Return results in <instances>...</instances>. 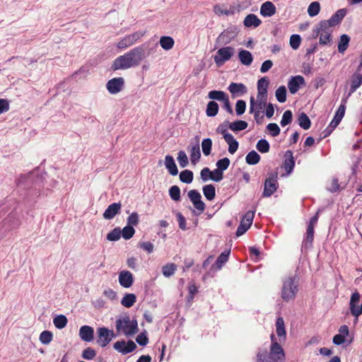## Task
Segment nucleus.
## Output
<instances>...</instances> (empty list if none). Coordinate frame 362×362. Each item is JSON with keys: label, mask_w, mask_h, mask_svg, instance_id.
Segmentation results:
<instances>
[{"label": "nucleus", "mask_w": 362, "mask_h": 362, "mask_svg": "<svg viewBox=\"0 0 362 362\" xmlns=\"http://www.w3.org/2000/svg\"><path fill=\"white\" fill-rule=\"evenodd\" d=\"M347 13L346 8H341L337 10L329 20H324L327 25H330L332 27L337 25L341 23L343 18Z\"/></svg>", "instance_id": "obj_22"}, {"label": "nucleus", "mask_w": 362, "mask_h": 362, "mask_svg": "<svg viewBox=\"0 0 362 362\" xmlns=\"http://www.w3.org/2000/svg\"><path fill=\"white\" fill-rule=\"evenodd\" d=\"M257 149L262 153L269 152L270 148L269 143L264 139H261L257 141L256 145Z\"/></svg>", "instance_id": "obj_48"}, {"label": "nucleus", "mask_w": 362, "mask_h": 362, "mask_svg": "<svg viewBox=\"0 0 362 362\" xmlns=\"http://www.w3.org/2000/svg\"><path fill=\"white\" fill-rule=\"evenodd\" d=\"M80 338L86 342H90L94 339V329L88 325H83L79 329Z\"/></svg>", "instance_id": "obj_24"}, {"label": "nucleus", "mask_w": 362, "mask_h": 362, "mask_svg": "<svg viewBox=\"0 0 362 362\" xmlns=\"http://www.w3.org/2000/svg\"><path fill=\"white\" fill-rule=\"evenodd\" d=\"M301 42V37L300 35L293 34L291 36L289 44L293 49H297L299 48Z\"/></svg>", "instance_id": "obj_54"}, {"label": "nucleus", "mask_w": 362, "mask_h": 362, "mask_svg": "<svg viewBox=\"0 0 362 362\" xmlns=\"http://www.w3.org/2000/svg\"><path fill=\"white\" fill-rule=\"evenodd\" d=\"M284 360V351L278 342L271 344L269 353L264 349H259L257 354V362H283Z\"/></svg>", "instance_id": "obj_1"}, {"label": "nucleus", "mask_w": 362, "mask_h": 362, "mask_svg": "<svg viewBox=\"0 0 362 362\" xmlns=\"http://www.w3.org/2000/svg\"><path fill=\"white\" fill-rule=\"evenodd\" d=\"M175 270L176 266L174 264H166L162 268L163 274L166 277L172 276L175 273Z\"/></svg>", "instance_id": "obj_59"}, {"label": "nucleus", "mask_w": 362, "mask_h": 362, "mask_svg": "<svg viewBox=\"0 0 362 362\" xmlns=\"http://www.w3.org/2000/svg\"><path fill=\"white\" fill-rule=\"evenodd\" d=\"M127 53L133 66H138L145 58V49L144 46L134 47Z\"/></svg>", "instance_id": "obj_13"}, {"label": "nucleus", "mask_w": 362, "mask_h": 362, "mask_svg": "<svg viewBox=\"0 0 362 362\" xmlns=\"http://www.w3.org/2000/svg\"><path fill=\"white\" fill-rule=\"evenodd\" d=\"M145 33L137 31L132 34L125 36L122 40L118 42L117 47L119 49H125L133 44L144 35Z\"/></svg>", "instance_id": "obj_14"}, {"label": "nucleus", "mask_w": 362, "mask_h": 362, "mask_svg": "<svg viewBox=\"0 0 362 362\" xmlns=\"http://www.w3.org/2000/svg\"><path fill=\"white\" fill-rule=\"evenodd\" d=\"M262 23V21L253 13L246 16L243 21V24L247 28L254 27L257 28Z\"/></svg>", "instance_id": "obj_29"}, {"label": "nucleus", "mask_w": 362, "mask_h": 362, "mask_svg": "<svg viewBox=\"0 0 362 362\" xmlns=\"http://www.w3.org/2000/svg\"><path fill=\"white\" fill-rule=\"evenodd\" d=\"M121 236V229L115 228L107 235L106 238L109 241H117L120 239Z\"/></svg>", "instance_id": "obj_52"}, {"label": "nucleus", "mask_w": 362, "mask_h": 362, "mask_svg": "<svg viewBox=\"0 0 362 362\" xmlns=\"http://www.w3.org/2000/svg\"><path fill=\"white\" fill-rule=\"evenodd\" d=\"M118 280L121 286L128 288L131 287L134 283V276L129 271L122 270L119 274Z\"/></svg>", "instance_id": "obj_20"}, {"label": "nucleus", "mask_w": 362, "mask_h": 362, "mask_svg": "<svg viewBox=\"0 0 362 362\" xmlns=\"http://www.w3.org/2000/svg\"><path fill=\"white\" fill-rule=\"evenodd\" d=\"M298 124L303 129H308L311 126V121L305 112H301L298 117Z\"/></svg>", "instance_id": "obj_41"}, {"label": "nucleus", "mask_w": 362, "mask_h": 362, "mask_svg": "<svg viewBox=\"0 0 362 362\" xmlns=\"http://www.w3.org/2000/svg\"><path fill=\"white\" fill-rule=\"evenodd\" d=\"M212 147V140L209 138H206L202 141V152L204 156H208L210 155Z\"/></svg>", "instance_id": "obj_47"}, {"label": "nucleus", "mask_w": 362, "mask_h": 362, "mask_svg": "<svg viewBox=\"0 0 362 362\" xmlns=\"http://www.w3.org/2000/svg\"><path fill=\"white\" fill-rule=\"evenodd\" d=\"M246 103L245 100H238L235 104V112L237 115L240 116L245 112Z\"/></svg>", "instance_id": "obj_62"}, {"label": "nucleus", "mask_w": 362, "mask_h": 362, "mask_svg": "<svg viewBox=\"0 0 362 362\" xmlns=\"http://www.w3.org/2000/svg\"><path fill=\"white\" fill-rule=\"evenodd\" d=\"M169 195L170 198L175 201L178 202L180 200V189L178 186L173 185L169 189Z\"/></svg>", "instance_id": "obj_53"}, {"label": "nucleus", "mask_w": 362, "mask_h": 362, "mask_svg": "<svg viewBox=\"0 0 362 362\" xmlns=\"http://www.w3.org/2000/svg\"><path fill=\"white\" fill-rule=\"evenodd\" d=\"M247 122L243 120H236L228 124V128L233 132L244 130L247 127Z\"/></svg>", "instance_id": "obj_35"}, {"label": "nucleus", "mask_w": 362, "mask_h": 362, "mask_svg": "<svg viewBox=\"0 0 362 362\" xmlns=\"http://www.w3.org/2000/svg\"><path fill=\"white\" fill-rule=\"evenodd\" d=\"M305 84V79L302 76H292L288 82V88L291 94L296 93L300 86Z\"/></svg>", "instance_id": "obj_21"}, {"label": "nucleus", "mask_w": 362, "mask_h": 362, "mask_svg": "<svg viewBox=\"0 0 362 362\" xmlns=\"http://www.w3.org/2000/svg\"><path fill=\"white\" fill-rule=\"evenodd\" d=\"M235 49L232 47L220 48L214 56V62L217 66L220 67L228 61L233 55Z\"/></svg>", "instance_id": "obj_7"}, {"label": "nucleus", "mask_w": 362, "mask_h": 362, "mask_svg": "<svg viewBox=\"0 0 362 362\" xmlns=\"http://www.w3.org/2000/svg\"><path fill=\"white\" fill-rule=\"evenodd\" d=\"M245 160L248 165H254L259 162L260 156L255 151H252L247 154Z\"/></svg>", "instance_id": "obj_40"}, {"label": "nucleus", "mask_w": 362, "mask_h": 362, "mask_svg": "<svg viewBox=\"0 0 362 362\" xmlns=\"http://www.w3.org/2000/svg\"><path fill=\"white\" fill-rule=\"evenodd\" d=\"M267 129L272 136H276L280 134V128L276 123H269L267 126Z\"/></svg>", "instance_id": "obj_63"}, {"label": "nucleus", "mask_w": 362, "mask_h": 362, "mask_svg": "<svg viewBox=\"0 0 362 362\" xmlns=\"http://www.w3.org/2000/svg\"><path fill=\"white\" fill-rule=\"evenodd\" d=\"M269 80L266 76L261 78L257 81V99L261 100H267V88L269 86Z\"/></svg>", "instance_id": "obj_18"}, {"label": "nucleus", "mask_w": 362, "mask_h": 362, "mask_svg": "<svg viewBox=\"0 0 362 362\" xmlns=\"http://www.w3.org/2000/svg\"><path fill=\"white\" fill-rule=\"evenodd\" d=\"M67 318L64 315H59L53 320V323L57 329H63L67 325Z\"/></svg>", "instance_id": "obj_45"}, {"label": "nucleus", "mask_w": 362, "mask_h": 362, "mask_svg": "<svg viewBox=\"0 0 362 362\" xmlns=\"http://www.w3.org/2000/svg\"><path fill=\"white\" fill-rule=\"evenodd\" d=\"M209 98L218 101H223L228 95L222 90H211L208 94Z\"/></svg>", "instance_id": "obj_39"}, {"label": "nucleus", "mask_w": 362, "mask_h": 362, "mask_svg": "<svg viewBox=\"0 0 362 362\" xmlns=\"http://www.w3.org/2000/svg\"><path fill=\"white\" fill-rule=\"evenodd\" d=\"M136 301V296L134 293H125L121 300V304L125 308H131Z\"/></svg>", "instance_id": "obj_32"}, {"label": "nucleus", "mask_w": 362, "mask_h": 362, "mask_svg": "<svg viewBox=\"0 0 362 362\" xmlns=\"http://www.w3.org/2000/svg\"><path fill=\"white\" fill-rule=\"evenodd\" d=\"M278 187L277 173H270L269 177L264 181L262 197H269L272 196L276 191Z\"/></svg>", "instance_id": "obj_6"}, {"label": "nucleus", "mask_w": 362, "mask_h": 362, "mask_svg": "<svg viewBox=\"0 0 362 362\" xmlns=\"http://www.w3.org/2000/svg\"><path fill=\"white\" fill-rule=\"evenodd\" d=\"M177 159L181 168H185L189 163L187 156L184 151L178 152Z\"/></svg>", "instance_id": "obj_55"}, {"label": "nucleus", "mask_w": 362, "mask_h": 362, "mask_svg": "<svg viewBox=\"0 0 362 362\" xmlns=\"http://www.w3.org/2000/svg\"><path fill=\"white\" fill-rule=\"evenodd\" d=\"M203 193L207 200L211 201L216 197V188L211 184L206 185L203 187Z\"/></svg>", "instance_id": "obj_37"}, {"label": "nucleus", "mask_w": 362, "mask_h": 362, "mask_svg": "<svg viewBox=\"0 0 362 362\" xmlns=\"http://www.w3.org/2000/svg\"><path fill=\"white\" fill-rule=\"evenodd\" d=\"M190 160L193 165H196L201 158L200 147L198 142L190 148Z\"/></svg>", "instance_id": "obj_30"}, {"label": "nucleus", "mask_w": 362, "mask_h": 362, "mask_svg": "<svg viewBox=\"0 0 362 362\" xmlns=\"http://www.w3.org/2000/svg\"><path fill=\"white\" fill-rule=\"evenodd\" d=\"M124 86V79L122 77L113 78L106 83V88L110 94L119 93Z\"/></svg>", "instance_id": "obj_15"}, {"label": "nucleus", "mask_w": 362, "mask_h": 362, "mask_svg": "<svg viewBox=\"0 0 362 362\" xmlns=\"http://www.w3.org/2000/svg\"><path fill=\"white\" fill-rule=\"evenodd\" d=\"M188 197L197 210V212L193 210V213L197 216L202 214L205 210L206 205L202 200L201 194L196 189H191L188 192Z\"/></svg>", "instance_id": "obj_5"}, {"label": "nucleus", "mask_w": 362, "mask_h": 362, "mask_svg": "<svg viewBox=\"0 0 362 362\" xmlns=\"http://www.w3.org/2000/svg\"><path fill=\"white\" fill-rule=\"evenodd\" d=\"M230 252V250H225L223 252H221L220 255L218 257L215 262V264L216 265L218 269H221L223 264L228 260Z\"/></svg>", "instance_id": "obj_42"}, {"label": "nucleus", "mask_w": 362, "mask_h": 362, "mask_svg": "<svg viewBox=\"0 0 362 362\" xmlns=\"http://www.w3.org/2000/svg\"><path fill=\"white\" fill-rule=\"evenodd\" d=\"M139 222V215L136 212H133L127 218V225L130 226H137Z\"/></svg>", "instance_id": "obj_64"}, {"label": "nucleus", "mask_w": 362, "mask_h": 362, "mask_svg": "<svg viewBox=\"0 0 362 362\" xmlns=\"http://www.w3.org/2000/svg\"><path fill=\"white\" fill-rule=\"evenodd\" d=\"M293 119V114L291 110H286L282 116L280 124L282 127H285L291 123Z\"/></svg>", "instance_id": "obj_57"}, {"label": "nucleus", "mask_w": 362, "mask_h": 362, "mask_svg": "<svg viewBox=\"0 0 362 362\" xmlns=\"http://www.w3.org/2000/svg\"><path fill=\"white\" fill-rule=\"evenodd\" d=\"M131 67H133V66L132 63H131L130 62L127 53H125L124 55L119 56L117 58H116L114 60L111 66L113 71L119 69H127Z\"/></svg>", "instance_id": "obj_16"}, {"label": "nucleus", "mask_w": 362, "mask_h": 362, "mask_svg": "<svg viewBox=\"0 0 362 362\" xmlns=\"http://www.w3.org/2000/svg\"><path fill=\"white\" fill-rule=\"evenodd\" d=\"M116 329L118 333L122 332L126 337H130L139 332L137 320H130L129 316L116 320Z\"/></svg>", "instance_id": "obj_2"}, {"label": "nucleus", "mask_w": 362, "mask_h": 362, "mask_svg": "<svg viewBox=\"0 0 362 362\" xmlns=\"http://www.w3.org/2000/svg\"><path fill=\"white\" fill-rule=\"evenodd\" d=\"M127 53L133 66H138L145 58V49L144 46L134 47Z\"/></svg>", "instance_id": "obj_12"}, {"label": "nucleus", "mask_w": 362, "mask_h": 362, "mask_svg": "<svg viewBox=\"0 0 362 362\" xmlns=\"http://www.w3.org/2000/svg\"><path fill=\"white\" fill-rule=\"evenodd\" d=\"M230 162L229 158L225 157L223 158L219 159L216 162V165L217 169L224 171L228 169V168L230 165Z\"/></svg>", "instance_id": "obj_61"}, {"label": "nucleus", "mask_w": 362, "mask_h": 362, "mask_svg": "<svg viewBox=\"0 0 362 362\" xmlns=\"http://www.w3.org/2000/svg\"><path fill=\"white\" fill-rule=\"evenodd\" d=\"M165 166L166 169L168 170V173L173 175L175 176L178 174V169L175 164V160L173 157L170 155H167L165 157Z\"/></svg>", "instance_id": "obj_28"}, {"label": "nucleus", "mask_w": 362, "mask_h": 362, "mask_svg": "<svg viewBox=\"0 0 362 362\" xmlns=\"http://www.w3.org/2000/svg\"><path fill=\"white\" fill-rule=\"evenodd\" d=\"M98 338L96 343L101 347H105L113 338L116 337L112 330L102 327L97 329Z\"/></svg>", "instance_id": "obj_4"}, {"label": "nucleus", "mask_w": 362, "mask_h": 362, "mask_svg": "<svg viewBox=\"0 0 362 362\" xmlns=\"http://www.w3.org/2000/svg\"><path fill=\"white\" fill-rule=\"evenodd\" d=\"M321 33L320 35L319 44L327 45L332 43V29L330 25H327L324 21H320Z\"/></svg>", "instance_id": "obj_8"}, {"label": "nucleus", "mask_w": 362, "mask_h": 362, "mask_svg": "<svg viewBox=\"0 0 362 362\" xmlns=\"http://www.w3.org/2000/svg\"><path fill=\"white\" fill-rule=\"evenodd\" d=\"M238 33V30L235 26H232L224 30L217 37L216 43L220 45H225L228 44Z\"/></svg>", "instance_id": "obj_10"}, {"label": "nucleus", "mask_w": 362, "mask_h": 362, "mask_svg": "<svg viewBox=\"0 0 362 362\" xmlns=\"http://www.w3.org/2000/svg\"><path fill=\"white\" fill-rule=\"evenodd\" d=\"M276 332L277 336L281 339V337L286 338V329L283 317H279L276 322Z\"/></svg>", "instance_id": "obj_33"}, {"label": "nucleus", "mask_w": 362, "mask_h": 362, "mask_svg": "<svg viewBox=\"0 0 362 362\" xmlns=\"http://www.w3.org/2000/svg\"><path fill=\"white\" fill-rule=\"evenodd\" d=\"M159 42L161 47L165 50L171 49L175 44L173 38L170 36H162L160 38Z\"/></svg>", "instance_id": "obj_36"}, {"label": "nucleus", "mask_w": 362, "mask_h": 362, "mask_svg": "<svg viewBox=\"0 0 362 362\" xmlns=\"http://www.w3.org/2000/svg\"><path fill=\"white\" fill-rule=\"evenodd\" d=\"M218 112V105L216 102L209 101L206 105V114L208 117H215Z\"/></svg>", "instance_id": "obj_38"}, {"label": "nucleus", "mask_w": 362, "mask_h": 362, "mask_svg": "<svg viewBox=\"0 0 362 362\" xmlns=\"http://www.w3.org/2000/svg\"><path fill=\"white\" fill-rule=\"evenodd\" d=\"M136 347L132 340H129L127 342L124 340L117 341L113 344V348L122 355L134 351Z\"/></svg>", "instance_id": "obj_11"}, {"label": "nucleus", "mask_w": 362, "mask_h": 362, "mask_svg": "<svg viewBox=\"0 0 362 362\" xmlns=\"http://www.w3.org/2000/svg\"><path fill=\"white\" fill-rule=\"evenodd\" d=\"M320 11V4L317 1L312 2L308 8V13L310 17L317 16Z\"/></svg>", "instance_id": "obj_49"}, {"label": "nucleus", "mask_w": 362, "mask_h": 362, "mask_svg": "<svg viewBox=\"0 0 362 362\" xmlns=\"http://www.w3.org/2000/svg\"><path fill=\"white\" fill-rule=\"evenodd\" d=\"M314 240V228L311 227H307L306 233L304 235L303 240L302 242V249L308 250L313 246V242Z\"/></svg>", "instance_id": "obj_26"}, {"label": "nucleus", "mask_w": 362, "mask_h": 362, "mask_svg": "<svg viewBox=\"0 0 362 362\" xmlns=\"http://www.w3.org/2000/svg\"><path fill=\"white\" fill-rule=\"evenodd\" d=\"M298 291V281L295 276H289L283 280L281 296L284 301L294 299Z\"/></svg>", "instance_id": "obj_3"}, {"label": "nucleus", "mask_w": 362, "mask_h": 362, "mask_svg": "<svg viewBox=\"0 0 362 362\" xmlns=\"http://www.w3.org/2000/svg\"><path fill=\"white\" fill-rule=\"evenodd\" d=\"M361 68L362 67H360L359 64L356 72L352 76L349 96L354 93L362 84V74L361 73Z\"/></svg>", "instance_id": "obj_19"}, {"label": "nucleus", "mask_w": 362, "mask_h": 362, "mask_svg": "<svg viewBox=\"0 0 362 362\" xmlns=\"http://www.w3.org/2000/svg\"><path fill=\"white\" fill-rule=\"evenodd\" d=\"M193 172L189 170H182L180 173V180L183 183L189 184L193 181Z\"/></svg>", "instance_id": "obj_43"}, {"label": "nucleus", "mask_w": 362, "mask_h": 362, "mask_svg": "<svg viewBox=\"0 0 362 362\" xmlns=\"http://www.w3.org/2000/svg\"><path fill=\"white\" fill-rule=\"evenodd\" d=\"M361 295L358 291L352 293L349 302V310L351 314L358 320V317L362 315V303L358 305L360 302Z\"/></svg>", "instance_id": "obj_9"}, {"label": "nucleus", "mask_w": 362, "mask_h": 362, "mask_svg": "<svg viewBox=\"0 0 362 362\" xmlns=\"http://www.w3.org/2000/svg\"><path fill=\"white\" fill-rule=\"evenodd\" d=\"M351 38L346 34H343L340 36L339 41L338 42V52L341 54H344L347 49Z\"/></svg>", "instance_id": "obj_31"}, {"label": "nucleus", "mask_w": 362, "mask_h": 362, "mask_svg": "<svg viewBox=\"0 0 362 362\" xmlns=\"http://www.w3.org/2000/svg\"><path fill=\"white\" fill-rule=\"evenodd\" d=\"M295 166V160L293 156V152L288 150L284 154V160L283 163V167L285 169L287 174H290Z\"/></svg>", "instance_id": "obj_25"}, {"label": "nucleus", "mask_w": 362, "mask_h": 362, "mask_svg": "<svg viewBox=\"0 0 362 362\" xmlns=\"http://www.w3.org/2000/svg\"><path fill=\"white\" fill-rule=\"evenodd\" d=\"M275 96L276 100L281 103H283L286 102V88L284 86H279L276 92H275Z\"/></svg>", "instance_id": "obj_46"}, {"label": "nucleus", "mask_w": 362, "mask_h": 362, "mask_svg": "<svg viewBox=\"0 0 362 362\" xmlns=\"http://www.w3.org/2000/svg\"><path fill=\"white\" fill-rule=\"evenodd\" d=\"M53 339V334L52 332L45 330L40 334L39 339L43 344H49Z\"/></svg>", "instance_id": "obj_50"}, {"label": "nucleus", "mask_w": 362, "mask_h": 362, "mask_svg": "<svg viewBox=\"0 0 362 362\" xmlns=\"http://www.w3.org/2000/svg\"><path fill=\"white\" fill-rule=\"evenodd\" d=\"M254 218V212L251 211H248L243 217L240 223H243V224L247 226V228H250L252 223V221Z\"/></svg>", "instance_id": "obj_60"}, {"label": "nucleus", "mask_w": 362, "mask_h": 362, "mask_svg": "<svg viewBox=\"0 0 362 362\" xmlns=\"http://www.w3.org/2000/svg\"><path fill=\"white\" fill-rule=\"evenodd\" d=\"M229 122L228 121L224 122L223 124H220L217 129L216 132L218 134H221L223 135V139L226 140L227 139V136H230L232 134L227 131V127H228Z\"/></svg>", "instance_id": "obj_56"}, {"label": "nucleus", "mask_w": 362, "mask_h": 362, "mask_svg": "<svg viewBox=\"0 0 362 362\" xmlns=\"http://www.w3.org/2000/svg\"><path fill=\"white\" fill-rule=\"evenodd\" d=\"M228 90L230 93L233 98L242 96L247 92L246 86L242 83L232 82L228 86Z\"/></svg>", "instance_id": "obj_17"}, {"label": "nucleus", "mask_w": 362, "mask_h": 362, "mask_svg": "<svg viewBox=\"0 0 362 362\" xmlns=\"http://www.w3.org/2000/svg\"><path fill=\"white\" fill-rule=\"evenodd\" d=\"M122 204L120 202H115L110 204L103 213V218L107 220L113 218L120 212Z\"/></svg>", "instance_id": "obj_23"}, {"label": "nucleus", "mask_w": 362, "mask_h": 362, "mask_svg": "<svg viewBox=\"0 0 362 362\" xmlns=\"http://www.w3.org/2000/svg\"><path fill=\"white\" fill-rule=\"evenodd\" d=\"M239 59L240 62L245 65L249 66L252 64L253 58L252 54L247 50H241L239 52Z\"/></svg>", "instance_id": "obj_34"}, {"label": "nucleus", "mask_w": 362, "mask_h": 362, "mask_svg": "<svg viewBox=\"0 0 362 362\" xmlns=\"http://www.w3.org/2000/svg\"><path fill=\"white\" fill-rule=\"evenodd\" d=\"M135 233V230L133 228V226H126L123 228L122 230H121V235L123 237L125 240H129L132 238Z\"/></svg>", "instance_id": "obj_51"}, {"label": "nucleus", "mask_w": 362, "mask_h": 362, "mask_svg": "<svg viewBox=\"0 0 362 362\" xmlns=\"http://www.w3.org/2000/svg\"><path fill=\"white\" fill-rule=\"evenodd\" d=\"M225 141L228 144V152L230 154L235 153L238 148V142L234 139L233 135L230 136H228Z\"/></svg>", "instance_id": "obj_44"}, {"label": "nucleus", "mask_w": 362, "mask_h": 362, "mask_svg": "<svg viewBox=\"0 0 362 362\" xmlns=\"http://www.w3.org/2000/svg\"><path fill=\"white\" fill-rule=\"evenodd\" d=\"M276 12L274 4L271 1H266L261 5L260 14L264 17H271Z\"/></svg>", "instance_id": "obj_27"}, {"label": "nucleus", "mask_w": 362, "mask_h": 362, "mask_svg": "<svg viewBox=\"0 0 362 362\" xmlns=\"http://www.w3.org/2000/svg\"><path fill=\"white\" fill-rule=\"evenodd\" d=\"M95 356H96V352L91 347H87L86 349H85L83 351V352L81 354V357L86 360H92L95 358Z\"/></svg>", "instance_id": "obj_58"}]
</instances>
